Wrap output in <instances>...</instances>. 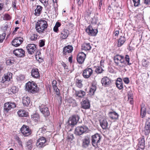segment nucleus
Returning <instances> with one entry per match:
<instances>
[{
	"label": "nucleus",
	"mask_w": 150,
	"mask_h": 150,
	"mask_svg": "<svg viewBox=\"0 0 150 150\" xmlns=\"http://www.w3.org/2000/svg\"><path fill=\"white\" fill-rule=\"evenodd\" d=\"M86 54L83 52H81L77 55L76 60L80 64H82L86 58Z\"/></svg>",
	"instance_id": "obj_12"
},
{
	"label": "nucleus",
	"mask_w": 150,
	"mask_h": 150,
	"mask_svg": "<svg viewBox=\"0 0 150 150\" xmlns=\"http://www.w3.org/2000/svg\"><path fill=\"white\" fill-rule=\"evenodd\" d=\"M40 111L45 117H48L50 115V112L48 108L44 105H42L40 106Z\"/></svg>",
	"instance_id": "obj_13"
},
{
	"label": "nucleus",
	"mask_w": 150,
	"mask_h": 150,
	"mask_svg": "<svg viewBox=\"0 0 150 150\" xmlns=\"http://www.w3.org/2000/svg\"><path fill=\"white\" fill-rule=\"evenodd\" d=\"M18 116L20 117H26L28 115V113L23 110H20L17 112Z\"/></svg>",
	"instance_id": "obj_30"
},
{
	"label": "nucleus",
	"mask_w": 150,
	"mask_h": 150,
	"mask_svg": "<svg viewBox=\"0 0 150 150\" xmlns=\"http://www.w3.org/2000/svg\"><path fill=\"white\" fill-rule=\"evenodd\" d=\"M88 129V128L85 126H79L76 128L75 132L76 134L80 135L87 132Z\"/></svg>",
	"instance_id": "obj_10"
},
{
	"label": "nucleus",
	"mask_w": 150,
	"mask_h": 150,
	"mask_svg": "<svg viewBox=\"0 0 150 150\" xmlns=\"http://www.w3.org/2000/svg\"><path fill=\"white\" fill-rule=\"evenodd\" d=\"M16 105L14 102H8L4 103V109L5 112H8L12 109L16 108Z\"/></svg>",
	"instance_id": "obj_7"
},
{
	"label": "nucleus",
	"mask_w": 150,
	"mask_h": 150,
	"mask_svg": "<svg viewBox=\"0 0 150 150\" xmlns=\"http://www.w3.org/2000/svg\"><path fill=\"white\" fill-rule=\"evenodd\" d=\"M79 119V117L77 115H72L69 119L68 123L69 125L74 126L76 124Z\"/></svg>",
	"instance_id": "obj_9"
},
{
	"label": "nucleus",
	"mask_w": 150,
	"mask_h": 150,
	"mask_svg": "<svg viewBox=\"0 0 150 150\" xmlns=\"http://www.w3.org/2000/svg\"><path fill=\"white\" fill-rule=\"evenodd\" d=\"M17 92V88L15 86H13L8 90V92L10 94H15Z\"/></svg>",
	"instance_id": "obj_40"
},
{
	"label": "nucleus",
	"mask_w": 150,
	"mask_h": 150,
	"mask_svg": "<svg viewBox=\"0 0 150 150\" xmlns=\"http://www.w3.org/2000/svg\"><path fill=\"white\" fill-rule=\"evenodd\" d=\"M86 32L90 36H95L96 35L98 31L96 29H93L92 26L90 25L86 28Z\"/></svg>",
	"instance_id": "obj_11"
},
{
	"label": "nucleus",
	"mask_w": 150,
	"mask_h": 150,
	"mask_svg": "<svg viewBox=\"0 0 150 150\" xmlns=\"http://www.w3.org/2000/svg\"><path fill=\"white\" fill-rule=\"evenodd\" d=\"M16 1H14L13 2L12 4V7L15 9H17V7L16 6Z\"/></svg>",
	"instance_id": "obj_58"
},
{
	"label": "nucleus",
	"mask_w": 150,
	"mask_h": 150,
	"mask_svg": "<svg viewBox=\"0 0 150 150\" xmlns=\"http://www.w3.org/2000/svg\"><path fill=\"white\" fill-rule=\"evenodd\" d=\"M81 108L84 109H88L90 107V103L88 99L85 100H83L81 103Z\"/></svg>",
	"instance_id": "obj_20"
},
{
	"label": "nucleus",
	"mask_w": 150,
	"mask_h": 150,
	"mask_svg": "<svg viewBox=\"0 0 150 150\" xmlns=\"http://www.w3.org/2000/svg\"><path fill=\"white\" fill-rule=\"evenodd\" d=\"M20 131L24 137H27L30 135L32 133L31 129L29 127L25 125H23L20 129Z\"/></svg>",
	"instance_id": "obj_6"
},
{
	"label": "nucleus",
	"mask_w": 150,
	"mask_h": 150,
	"mask_svg": "<svg viewBox=\"0 0 150 150\" xmlns=\"http://www.w3.org/2000/svg\"><path fill=\"white\" fill-rule=\"evenodd\" d=\"M61 23L59 22H57L53 28V31L55 33H58L59 31L58 28L61 26Z\"/></svg>",
	"instance_id": "obj_39"
},
{
	"label": "nucleus",
	"mask_w": 150,
	"mask_h": 150,
	"mask_svg": "<svg viewBox=\"0 0 150 150\" xmlns=\"http://www.w3.org/2000/svg\"><path fill=\"white\" fill-rule=\"evenodd\" d=\"M45 44V42L43 40H41L40 42L39 43L40 47H43Z\"/></svg>",
	"instance_id": "obj_56"
},
{
	"label": "nucleus",
	"mask_w": 150,
	"mask_h": 150,
	"mask_svg": "<svg viewBox=\"0 0 150 150\" xmlns=\"http://www.w3.org/2000/svg\"><path fill=\"white\" fill-rule=\"evenodd\" d=\"M42 3L44 6L46 7H47L49 6V0H39Z\"/></svg>",
	"instance_id": "obj_44"
},
{
	"label": "nucleus",
	"mask_w": 150,
	"mask_h": 150,
	"mask_svg": "<svg viewBox=\"0 0 150 150\" xmlns=\"http://www.w3.org/2000/svg\"><path fill=\"white\" fill-rule=\"evenodd\" d=\"M38 35L35 33H33L30 35V40L32 41H35L37 39Z\"/></svg>",
	"instance_id": "obj_42"
},
{
	"label": "nucleus",
	"mask_w": 150,
	"mask_h": 150,
	"mask_svg": "<svg viewBox=\"0 0 150 150\" xmlns=\"http://www.w3.org/2000/svg\"><path fill=\"white\" fill-rule=\"evenodd\" d=\"M13 53L18 57H23L25 56V52L22 49H16L14 50Z\"/></svg>",
	"instance_id": "obj_16"
},
{
	"label": "nucleus",
	"mask_w": 150,
	"mask_h": 150,
	"mask_svg": "<svg viewBox=\"0 0 150 150\" xmlns=\"http://www.w3.org/2000/svg\"><path fill=\"white\" fill-rule=\"evenodd\" d=\"M126 40L124 36H120L118 41L117 46L118 47L122 46L125 43Z\"/></svg>",
	"instance_id": "obj_31"
},
{
	"label": "nucleus",
	"mask_w": 150,
	"mask_h": 150,
	"mask_svg": "<svg viewBox=\"0 0 150 150\" xmlns=\"http://www.w3.org/2000/svg\"><path fill=\"white\" fill-rule=\"evenodd\" d=\"M42 6L39 5L37 6L36 8L34 10V14L36 16H40L42 12Z\"/></svg>",
	"instance_id": "obj_23"
},
{
	"label": "nucleus",
	"mask_w": 150,
	"mask_h": 150,
	"mask_svg": "<svg viewBox=\"0 0 150 150\" xmlns=\"http://www.w3.org/2000/svg\"><path fill=\"white\" fill-rule=\"evenodd\" d=\"M73 47L71 45H68L64 47L63 48V53L64 55H66L67 54L71 53L73 50Z\"/></svg>",
	"instance_id": "obj_18"
},
{
	"label": "nucleus",
	"mask_w": 150,
	"mask_h": 150,
	"mask_svg": "<svg viewBox=\"0 0 150 150\" xmlns=\"http://www.w3.org/2000/svg\"><path fill=\"white\" fill-rule=\"evenodd\" d=\"M114 61L115 64L119 67H122L126 66L123 56L116 55L114 57Z\"/></svg>",
	"instance_id": "obj_3"
},
{
	"label": "nucleus",
	"mask_w": 150,
	"mask_h": 150,
	"mask_svg": "<svg viewBox=\"0 0 150 150\" xmlns=\"http://www.w3.org/2000/svg\"><path fill=\"white\" fill-rule=\"evenodd\" d=\"M30 102V98L28 96H24L22 99V103L24 106L28 107Z\"/></svg>",
	"instance_id": "obj_26"
},
{
	"label": "nucleus",
	"mask_w": 150,
	"mask_h": 150,
	"mask_svg": "<svg viewBox=\"0 0 150 150\" xmlns=\"http://www.w3.org/2000/svg\"><path fill=\"white\" fill-rule=\"evenodd\" d=\"M83 0H79L77 2V4L79 6H80L83 4Z\"/></svg>",
	"instance_id": "obj_60"
},
{
	"label": "nucleus",
	"mask_w": 150,
	"mask_h": 150,
	"mask_svg": "<svg viewBox=\"0 0 150 150\" xmlns=\"http://www.w3.org/2000/svg\"><path fill=\"white\" fill-rule=\"evenodd\" d=\"M5 37V35L0 34V42H2Z\"/></svg>",
	"instance_id": "obj_54"
},
{
	"label": "nucleus",
	"mask_w": 150,
	"mask_h": 150,
	"mask_svg": "<svg viewBox=\"0 0 150 150\" xmlns=\"http://www.w3.org/2000/svg\"><path fill=\"white\" fill-rule=\"evenodd\" d=\"M133 94L129 92L128 94V97L129 100H132L133 99Z\"/></svg>",
	"instance_id": "obj_55"
},
{
	"label": "nucleus",
	"mask_w": 150,
	"mask_h": 150,
	"mask_svg": "<svg viewBox=\"0 0 150 150\" xmlns=\"http://www.w3.org/2000/svg\"><path fill=\"white\" fill-rule=\"evenodd\" d=\"M23 41V38L17 37L13 39L11 42L12 45L15 47H18L22 43Z\"/></svg>",
	"instance_id": "obj_14"
},
{
	"label": "nucleus",
	"mask_w": 150,
	"mask_h": 150,
	"mask_svg": "<svg viewBox=\"0 0 150 150\" xmlns=\"http://www.w3.org/2000/svg\"><path fill=\"white\" fill-rule=\"evenodd\" d=\"M112 84L110 80L107 77H104V86L105 87H109Z\"/></svg>",
	"instance_id": "obj_27"
},
{
	"label": "nucleus",
	"mask_w": 150,
	"mask_h": 150,
	"mask_svg": "<svg viewBox=\"0 0 150 150\" xmlns=\"http://www.w3.org/2000/svg\"><path fill=\"white\" fill-rule=\"evenodd\" d=\"M52 86L54 91L56 92L57 95L59 96L60 95V90L57 86V81L55 80H53L52 82Z\"/></svg>",
	"instance_id": "obj_25"
},
{
	"label": "nucleus",
	"mask_w": 150,
	"mask_h": 150,
	"mask_svg": "<svg viewBox=\"0 0 150 150\" xmlns=\"http://www.w3.org/2000/svg\"><path fill=\"white\" fill-rule=\"evenodd\" d=\"M25 76L24 75H20L17 76L16 77V79L17 81L20 82L24 80Z\"/></svg>",
	"instance_id": "obj_43"
},
{
	"label": "nucleus",
	"mask_w": 150,
	"mask_h": 150,
	"mask_svg": "<svg viewBox=\"0 0 150 150\" xmlns=\"http://www.w3.org/2000/svg\"><path fill=\"white\" fill-rule=\"evenodd\" d=\"M13 61L10 59H8L6 61V63L8 65H11L13 63Z\"/></svg>",
	"instance_id": "obj_53"
},
{
	"label": "nucleus",
	"mask_w": 150,
	"mask_h": 150,
	"mask_svg": "<svg viewBox=\"0 0 150 150\" xmlns=\"http://www.w3.org/2000/svg\"><path fill=\"white\" fill-rule=\"evenodd\" d=\"M107 124L108 123L107 122H104V126H105V127H104L103 129H106L107 127Z\"/></svg>",
	"instance_id": "obj_63"
},
{
	"label": "nucleus",
	"mask_w": 150,
	"mask_h": 150,
	"mask_svg": "<svg viewBox=\"0 0 150 150\" xmlns=\"http://www.w3.org/2000/svg\"><path fill=\"white\" fill-rule=\"evenodd\" d=\"M149 63L145 59H143L142 61V65L143 66L145 67H147L149 65Z\"/></svg>",
	"instance_id": "obj_47"
},
{
	"label": "nucleus",
	"mask_w": 150,
	"mask_h": 150,
	"mask_svg": "<svg viewBox=\"0 0 150 150\" xmlns=\"http://www.w3.org/2000/svg\"><path fill=\"white\" fill-rule=\"evenodd\" d=\"M61 64L65 69H67V70L68 71V66L64 62H62Z\"/></svg>",
	"instance_id": "obj_59"
},
{
	"label": "nucleus",
	"mask_w": 150,
	"mask_h": 150,
	"mask_svg": "<svg viewBox=\"0 0 150 150\" xmlns=\"http://www.w3.org/2000/svg\"><path fill=\"white\" fill-rule=\"evenodd\" d=\"M69 35V30L67 29L64 28L61 31L59 34L60 38L62 40L66 39L67 38Z\"/></svg>",
	"instance_id": "obj_15"
},
{
	"label": "nucleus",
	"mask_w": 150,
	"mask_h": 150,
	"mask_svg": "<svg viewBox=\"0 0 150 150\" xmlns=\"http://www.w3.org/2000/svg\"><path fill=\"white\" fill-rule=\"evenodd\" d=\"M141 115L142 117H144L146 114V108L144 104L141 105Z\"/></svg>",
	"instance_id": "obj_37"
},
{
	"label": "nucleus",
	"mask_w": 150,
	"mask_h": 150,
	"mask_svg": "<svg viewBox=\"0 0 150 150\" xmlns=\"http://www.w3.org/2000/svg\"><path fill=\"white\" fill-rule=\"evenodd\" d=\"M46 142V139L44 137H42L38 140L36 145L39 148H42L45 146V143Z\"/></svg>",
	"instance_id": "obj_17"
},
{
	"label": "nucleus",
	"mask_w": 150,
	"mask_h": 150,
	"mask_svg": "<svg viewBox=\"0 0 150 150\" xmlns=\"http://www.w3.org/2000/svg\"><path fill=\"white\" fill-rule=\"evenodd\" d=\"M119 31L118 30H116L114 32L113 34L115 36H117L119 35Z\"/></svg>",
	"instance_id": "obj_62"
},
{
	"label": "nucleus",
	"mask_w": 150,
	"mask_h": 150,
	"mask_svg": "<svg viewBox=\"0 0 150 150\" xmlns=\"http://www.w3.org/2000/svg\"><path fill=\"white\" fill-rule=\"evenodd\" d=\"M29 54L32 55L37 51V45L34 44H29L26 47Z\"/></svg>",
	"instance_id": "obj_8"
},
{
	"label": "nucleus",
	"mask_w": 150,
	"mask_h": 150,
	"mask_svg": "<svg viewBox=\"0 0 150 150\" xmlns=\"http://www.w3.org/2000/svg\"><path fill=\"white\" fill-rule=\"evenodd\" d=\"M86 94L85 92L82 90H76L74 93L75 96L81 98L85 96Z\"/></svg>",
	"instance_id": "obj_24"
},
{
	"label": "nucleus",
	"mask_w": 150,
	"mask_h": 150,
	"mask_svg": "<svg viewBox=\"0 0 150 150\" xmlns=\"http://www.w3.org/2000/svg\"><path fill=\"white\" fill-rule=\"evenodd\" d=\"M90 144V139L88 138H85L83 140L82 146L85 148L88 146Z\"/></svg>",
	"instance_id": "obj_33"
},
{
	"label": "nucleus",
	"mask_w": 150,
	"mask_h": 150,
	"mask_svg": "<svg viewBox=\"0 0 150 150\" xmlns=\"http://www.w3.org/2000/svg\"><path fill=\"white\" fill-rule=\"evenodd\" d=\"M144 132L146 135H148L150 132V118H148L146 120Z\"/></svg>",
	"instance_id": "obj_21"
},
{
	"label": "nucleus",
	"mask_w": 150,
	"mask_h": 150,
	"mask_svg": "<svg viewBox=\"0 0 150 150\" xmlns=\"http://www.w3.org/2000/svg\"><path fill=\"white\" fill-rule=\"evenodd\" d=\"M74 136L73 134H68L67 136V139L69 141H71L74 139Z\"/></svg>",
	"instance_id": "obj_46"
},
{
	"label": "nucleus",
	"mask_w": 150,
	"mask_h": 150,
	"mask_svg": "<svg viewBox=\"0 0 150 150\" xmlns=\"http://www.w3.org/2000/svg\"><path fill=\"white\" fill-rule=\"evenodd\" d=\"M31 117L32 120L35 122H37L40 120V115L38 113H35L31 115Z\"/></svg>",
	"instance_id": "obj_28"
},
{
	"label": "nucleus",
	"mask_w": 150,
	"mask_h": 150,
	"mask_svg": "<svg viewBox=\"0 0 150 150\" xmlns=\"http://www.w3.org/2000/svg\"><path fill=\"white\" fill-rule=\"evenodd\" d=\"M73 57L71 55L70 57H69L68 59L69 62L70 63H71L72 62Z\"/></svg>",
	"instance_id": "obj_61"
},
{
	"label": "nucleus",
	"mask_w": 150,
	"mask_h": 150,
	"mask_svg": "<svg viewBox=\"0 0 150 150\" xmlns=\"http://www.w3.org/2000/svg\"><path fill=\"white\" fill-rule=\"evenodd\" d=\"M116 85L117 87L119 89H121L123 88L122 80L121 78H118L117 79L116 81Z\"/></svg>",
	"instance_id": "obj_32"
},
{
	"label": "nucleus",
	"mask_w": 150,
	"mask_h": 150,
	"mask_svg": "<svg viewBox=\"0 0 150 150\" xmlns=\"http://www.w3.org/2000/svg\"><path fill=\"white\" fill-rule=\"evenodd\" d=\"M135 6H138L140 4V0H132Z\"/></svg>",
	"instance_id": "obj_51"
},
{
	"label": "nucleus",
	"mask_w": 150,
	"mask_h": 150,
	"mask_svg": "<svg viewBox=\"0 0 150 150\" xmlns=\"http://www.w3.org/2000/svg\"><path fill=\"white\" fill-rule=\"evenodd\" d=\"M123 81L125 83L128 84L129 82V79L127 77L123 79Z\"/></svg>",
	"instance_id": "obj_57"
},
{
	"label": "nucleus",
	"mask_w": 150,
	"mask_h": 150,
	"mask_svg": "<svg viewBox=\"0 0 150 150\" xmlns=\"http://www.w3.org/2000/svg\"><path fill=\"white\" fill-rule=\"evenodd\" d=\"M93 72L92 69L88 66L82 71V76L84 79H88L92 75Z\"/></svg>",
	"instance_id": "obj_5"
},
{
	"label": "nucleus",
	"mask_w": 150,
	"mask_h": 150,
	"mask_svg": "<svg viewBox=\"0 0 150 150\" xmlns=\"http://www.w3.org/2000/svg\"><path fill=\"white\" fill-rule=\"evenodd\" d=\"M144 2L145 4H150V0H144Z\"/></svg>",
	"instance_id": "obj_64"
},
{
	"label": "nucleus",
	"mask_w": 150,
	"mask_h": 150,
	"mask_svg": "<svg viewBox=\"0 0 150 150\" xmlns=\"http://www.w3.org/2000/svg\"><path fill=\"white\" fill-rule=\"evenodd\" d=\"M109 115L110 117L112 119H117L118 118V115L115 112H109Z\"/></svg>",
	"instance_id": "obj_38"
},
{
	"label": "nucleus",
	"mask_w": 150,
	"mask_h": 150,
	"mask_svg": "<svg viewBox=\"0 0 150 150\" xmlns=\"http://www.w3.org/2000/svg\"><path fill=\"white\" fill-rule=\"evenodd\" d=\"M9 28L8 27V25L7 24H6L4 25V26L2 27V30L4 32H6L9 30Z\"/></svg>",
	"instance_id": "obj_48"
},
{
	"label": "nucleus",
	"mask_w": 150,
	"mask_h": 150,
	"mask_svg": "<svg viewBox=\"0 0 150 150\" xmlns=\"http://www.w3.org/2000/svg\"><path fill=\"white\" fill-rule=\"evenodd\" d=\"M139 142L138 145L139 147L142 149H144V147L145 141L143 138H140L138 139Z\"/></svg>",
	"instance_id": "obj_36"
},
{
	"label": "nucleus",
	"mask_w": 150,
	"mask_h": 150,
	"mask_svg": "<svg viewBox=\"0 0 150 150\" xmlns=\"http://www.w3.org/2000/svg\"><path fill=\"white\" fill-rule=\"evenodd\" d=\"M82 81L83 80L81 79H76L75 81V85L76 86L79 88H81L83 86Z\"/></svg>",
	"instance_id": "obj_34"
},
{
	"label": "nucleus",
	"mask_w": 150,
	"mask_h": 150,
	"mask_svg": "<svg viewBox=\"0 0 150 150\" xmlns=\"http://www.w3.org/2000/svg\"><path fill=\"white\" fill-rule=\"evenodd\" d=\"M26 88L29 92L34 93L39 90L36 83L33 81H28L25 85Z\"/></svg>",
	"instance_id": "obj_2"
},
{
	"label": "nucleus",
	"mask_w": 150,
	"mask_h": 150,
	"mask_svg": "<svg viewBox=\"0 0 150 150\" xmlns=\"http://www.w3.org/2000/svg\"><path fill=\"white\" fill-rule=\"evenodd\" d=\"M103 70L101 66H98L96 67L95 72L97 74H99L102 73Z\"/></svg>",
	"instance_id": "obj_41"
},
{
	"label": "nucleus",
	"mask_w": 150,
	"mask_h": 150,
	"mask_svg": "<svg viewBox=\"0 0 150 150\" xmlns=\"http://www.w3.org/2000/svg\"><path fill=\"white\" fill-rule=\"evenodd\" d=\"M15 139L17 141L18 144L21 146H22V142L20 138L18 136H16V137Z\"/></svg>",
	"instance_id": "obj_50"
},
{
	"label": "nucleus",
	"mask_w": 150,
	"mask_h": 150,
	"mask_svg": "<svg viewBox=\"0 0 150 150\" xmlns=\"http://www.w3.org/2000/svg\"><path fill=\"white\" fill-rule=\"evenodd\" d=\"M125 59L126 60L125 62L126 63V65H130L131 63H129V55H126L125 57Z\"/></svg>",
	"instance_id": "obj_45"
},
{
	"label": "nucleus",
	"mask_w": 150,
	"mask_h": 150,
	"mask_svg": "<svg viewBox=\"0 0 150 150\" xmlns=\"http://www.w3.org/2000/svg\"><path fill=\"white\" fill-rule=\"evenodd\" d=\"M4 20H9L11 19V17L8 14L6 13L4 14Z\"/></svg>",
	"instance_id": "obj_49"
},
{
	"label": "nucleus",
	"mask_w": 150,
	"mask_h": 150,
	"mask_svg": "<svg viewBox=\"0 0 150 150\" xmlns=\"http://www.w3.org/2000/svg\"><path fill=\"white\" fill-rule=\"evenodd\" d=\"M26 146L28 147V148L31 150L32 148V146L31 145V143L30 142H27L26 144Z\"/></svg>",
	"instance_id": "obj_52"
},
{
	"label": "nucleus",
	"mask_w": 150,
	"mask_h": 150,
	"mask_svg": "<svg viewBox=\"0 0 150 150\" xmlns=\"http://www.w3.org/2000/svg\"><path fill=\"white\" fill-rule=\"evenodd\" d=\"M48 24L47 21L44 18H41L38 20L35 23V29L39 34L44 33L45 31L47 28Z\"/></svg>",
	"instance_id": "obj_1"
},
{
	"label": "nucleus",
	"mask_w": 150,
	"mask_h": 150,
	"mask_svg": "<svg viewBox=\"0 0 150 150\" xmlns=\"http://www.w3.org/2000/svg\"><path fill=\"white\" fill-rule=\"evenodd\" d=\"M12 74L8 72L6 74H4L2 78V83H4L6 81H9L12 79Z\"/></svg>",
	"instance_id": "obj_19"
},
{
	"label": "nucleus",
	"mask_w": 150,
	"mask_h": 150,
	"mask_svg": "<svg viewBox=\"0 0 150 150\" xmlns=\"http://www.w3.org/2000/svg\"><path fill=\"white\" fill-rule=\"evenodd\" d=\"M96 86L95 85H92L90 88L88 93L90 96L93 95L96 90Z\"/></svg>",
	"instance_id": "obj_35"
},
{
	"label": "nucleus",
	"mask_w": 150,
	"mask_h": 150,
	"mask_svg": "<svg viewBox=\"0 0 150 150\" xmlns=\"http://www.w3.org/2000/svg\"><path fill=\"white\" fill-rule=\"evenodd\" d=\"M92 143L93 145L95 147H100L101 146L100 143L101 137L99 134H96L92 136Z\"/></svg>",
	"instance_id": "obj_4"
},
{
	"label": "nucleus",
	"mask_w": 150,
	"mask_h": 150,
	"mask_svg": "<svg viewBox=\"0 0 150 150\" xmlns=\"http://www.w3.org/2000/svg\"><path fill=\"white\" fill-rule=\"evenodd\" d=\"M31 75L32 77L35 79H38L40 77V74L37 68L33 69L31 71Z\"/></svg>",
	"instance_id": "obj_22"
},
{
	"label": "nucleus",
	"mask_w": 150,
	"mask_h": 150,
	"mask_svg": "<svg viewBox=\"0 0 150 150\" xmlns=\"http://www.w3.org/2000/svg\"><path fill=\"white\" fill-rule=\"evenodd\" d=\"M91 48V46L90 44L88 43H84L81 46L82 49L85 51L90 50Z\"/></svg>",
	"instance_id": "obj_29"
}]
</instances>
